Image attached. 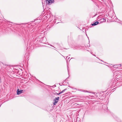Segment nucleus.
<instances>
[{
  "mask_svg": "<svg viewBox=\"0 0 122 122\" xmlns=\"http://www.w3.org/2000/svg\"><path fill=\"white\" fill-rule=\"evenodd\" d=\"M46 3L49 5H50L51 4L53 3L54 0H45Z\"/></svg>",
  "mask_w": 122,
  "mask_h": 122,
  "instance_id": "1",
  "label": "nucleus"
},
{
  "mask_svg": "<svg viewBox=\"0 0 122 122\" xmlns=\"http://www.w3.org/2000/svg\"><path fill=\"white\" fill-rule=\"evenodd\" d=\"M118 66L117 65H114V66H115L114 67H118L117 66Z\"/></svg>",
  "mask_w": 122,
  "mask_h": 122,
  "instance_id": "7",
  "label": "nucleus"
},
{
  "mask_svg": "<svg viewBox=\"0 0 122 122\" xmlns=\"http://www.w3.org/2000/svg\"><path fill=\"white\" fill-rule=\"evenodd\" d=\"M98 23H99L97 21H96V22H95V23H93V24H92V25H94V26L98 24Z\"/></svg>",
  "mask_w": 122,
  "mask_h": 122,
  "instance_id": "3",
  "label": "nucleus"
},
{
  "mask_svg": "<svg viewBox=\"0 0 122 122\" xmlns=\"http://www.w3.org/2000/svg\"><path fill=\"white\" fill-rule=\"evenodd\" d=\"M59 99V97H57L56 98L54 99V101L58 102Z\"/></svg>",
  "mask_w": 122,
  "mask_h": 122,
  "instance_id": "4",
  "label": "nucleus"
},
{
  "mask_svg": "<svg viewBox=\"0 0 122 122\" xmlns=\"http://www.w3.org/2000/svg\"><path fill=\"white\" fill-rule=\"evenodd\" d=\"M120 67L121 66V65H118Z\"/></svg>",
  "mask_w": 122,
  "mask_h": 122,
  "instance_id": "8",
  "label": "nucleus"
},
{
  "mask_svg": "<svg viewBox=\"0 0 122 122\" xmlns=\"http://www.w3.org/2000/svg\"><path fill=\"white\" fill-rule=\"evenodd\" d=\"M19 89L17 90V94H21V93L23 92V90H20V91H19Z\"/></svg>",
  "mask_w": 122,
  "mask_h": 122,
  "instance_id": "2",
  "label": "nucleus"
},
{
  "mask_svg": "<svg viewBox=\"0 0 122 122\" xmlns=\"http://www.w3.org/2000/svg\"><path fill=\"white\" fill-rule=\"evenodd\" d=\"M58 102L54 101V102H53V103L54 105H55L56 104V103H57Z\"/></svg>",
  "mask_w": 122,
  "mask_h": 122,
  "instance_id": "6",
  "label": "nucleus"
},
{
  "mask_svg": "<svg viewBox=\"0 0 122 122\" xmlns=\"http://www.w3.org/2000/svg\"><path fill=\"white\" fill-rule=\"evenodd\" d=\"M66 90V89H64V90H63L62 92H60L59 93H57V95H58L60 94L61 93H63Z\"/></svg>",
  "mask_w": 122,
  "mask_h": 122,
  "instance_id": "5",
  "label": "nucleus"
}]
</instances>
